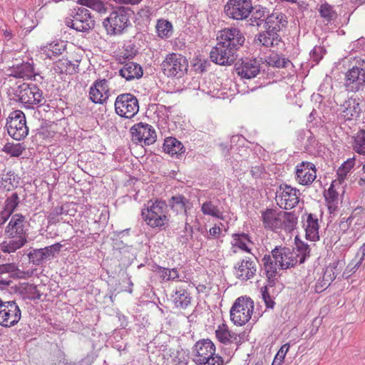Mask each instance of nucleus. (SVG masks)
Segmentation results:
<instances>
[{"label":"nucleus","instance_id":"obj_46","mask_svg":"<svg viewBox=\"0 0 365 365\" xmlns=\"http://www.w3.org/2000/svg\"><path fill=\"white\" fill-rule=\"evenodd\" d=\"M155 271L158 272L160 277L164 281L174 280L179 277V274L176 269H170L157 266Z\"/></svg>","mask_w":365,"mask_h":365},{"label":"nucleus","instance_id":"obj_4","mask_svg":"<svg viewBox=\"0 0 365 365\" xmlns=\"http://www.w3.org/2000/svg\"><path fill=\"white\" fill-rule=\"evenodd\" d=\"M168 208L166 202L156 200L149 201L141 210V215L146 224L152 228L162 227L168 225Z\"/></svg>","mask_w":365,"mask_h":365},{"label":"nucleus","instance_id":"obj_31","mask_svg":"<svg viewBox=\"0 0 365 365\" xmlns=\"http://www.w3.org/2000/svg\"><path fill=\"white\" fill-rule=\"evenodd\" d=\"M263 269L267 277L269 282H273L275 277L278 273L279 265L278 262L275 261V259L272 258V255H265L262 259Z\"/></svg>","mask_w":365,"mask_h":365},{"label":"nucleus","instance_id":"obj_56","mask_svg":"<svg viewBox=\"0 0 365 365\" xmlns=\"http://www.w3.org/2000/svg\"><path fill=\"white\" fill-rule=\"evenodd\" d=\"M313 61L318 63L322 58L323 49L320 46H315L310 52Z\"/></svg>","mask_w":365,"mask_h":365},{"label":"nucleus","instance_id":"obj_6","mask_svg":"<svg viewBox=\"0 0 365 365\" xmlns=\"http://www.w3.org/2000/svg\"><path fill=\"white\" fill-rule=\"evenodd\" d=\"M160 68L167 77L180 78L187 71L188 61L184 56L171 53L166 55L160 63Z\"/></svg>","mask_w":365,"mask_h":365},{"label":"nucleus","instance_id":"obj_22","mask_svg":"<svg viewBox=\"0 0 365 365\" xmlns=\"http://www.w3.org/2000/svg\"><path fill=\"white\" fill-rule=\"evenodd\" d=\"M235 71L242 78L251 79L259 73V63L256 59H242L235 64Z\"/></svg>","mask_w":365,"mask_h":365},{"label":"nucleus","instance_id":"obj_21","mask_svg":"<svg viewBox=\"0 0 365 365\" xmlns=\"http://www.w3.org/2000/svg\"><path fill=\"white\" fill-rule=\"evenodd\" d=\"M26 225L25 217L21 214H15L11 217L6 228V233L9 238H26Z\"/></svg>","mask_w":365,"mask_h":365},{"label":"nucleus","instance_id":"obj_20","mask_svg":"<svg viewBox=\"0 0 365 365\" xmlns=\"http://www.w3.org/2000/svg\"><path fill=\"white\" fill-rule=\"evenodd\" d=\"M315 165L309 162H302L296 167V180L300 185H309L317 178Z\"/></svg>","mask_w":365,"mask_h":365},{"label":"nucleus","instance_id":"obj_26","mask_svg":"<svg viewBox=\"0 0 365 365\" xmlns=\"http://www.w3.org/2000/svg\"><path fill=\"white\" fill-rule=\"evenodd\" d=\"M304 227L305 230L306 238L310 241L316 242L319 240V219L315 214H306L304 217Z\"/></svg>","mask_w":365,"mask_h":365},{"label":"nucleus","instance_id":"obj_41","mask_svg":"<svg viewBox=\"0 0 365 365\" xmlns=\"http://www.w3.org/2000/svg\"><path fill=\"white\" fill-rule=\"evenodd\" d=\"M354 165V158H349L347 160H346L338 169L336 175H337V179L336 180V185L337 184H342L346 179L348 173L350 172L351 168Z\"/></svg>","mask_w":365,"mask_h":365},{"label":"nucleus","instance_id":"obj_45","mask_svg":"<svg viewBox=\"0 0 365 365\" xmlns=\"http://www.w3.org/2000/svg\"><path fill=\"white\" fill-rule=\"evenodd\" d=\"M187 203L188 200L181 195L173 196L170 200V205L177 212H186V205Z\"/></svg>","mask_w":365,"mask_h":365},{"label":"nucleus","instance_id":"obj_13","mask_svg":"<svg viewBox=\"0 0 365 365\" xmlns=\"http://www.w3.org/2000/svg\"><path fill=\"white\" fill-rule=\"evenodd\" d=\"M253 9L251 0H228L224 11L230 19L243 20L250 16Z\"/></svg>","mask_w":365,"mask_h":365},{"label":"nucleus","instance_id":"obj_47","mask_svg":"<svg viewBox=\"0 0 365 365\" xmlns=\"http://www.w3.org/2000/svg\"><path fill=\"white\" fill-rule=\"evenodd\" d=\"M68 204H65L59 207H55L48 215V222L51 223H55L58 221V217L62 215L68 214Z\"/></svg>","mask_w":365,"mask_h":365},{"label":"nucleus","instance_id":"obj_24","mask_svg":"<svg viewBox=\"0 0 365 365\" xmlns=\"http://www.w3.org/2000/svg\"><path fill=\"white\" fill-rule=\"evenodd\" d=\"M61 247L59 243L48 246L42 249H36L29 254V260L34 264H40L43 261L50 259L54 256L55 253L58 252Z\"/></svg>","mask_w":365,"mask_h":365},{"label":"nucleus","instance_id":"obj_42","mask_svg":"<svg viewBox=\"0 0 365 365\" xmlns=\"http://www.w3.org/2000/svg\"><path fill=\"white\" fill-rule=\"evenodd\" d=\"M352 147L354 150L360 154L365 155V130H360L353 137Z\"/></svg>","mask_w":365,"mask_h":365},{"label":"nucleus","instance_id":"obj_59","mask_svg":"<svg viewBox=\"0 0 365 365\" xmlns=\"http://www.w3.org/2000/svg\"><path fill=\"white\" fill-rule=\"evenodd\" d=\"M142 0H113L116 4H138Z\"/></svg>","mask_w":365,"mask_h":365},{"label":"nucleus","instance_id":"obj_15","mask_svg":"<svg viewBox=\"0 0 365 365\" xmlns=\"http://www.w3.org/2000/svg\"><path fill=\"white\" fill-rule=\"evenodd\" d=\"M21 317V312L14 301L0 303V325L4 327H11L16 325Z\"/></svg>","mask_w":365,"mask_h":365},{"label":"nucleus","instance_id":"obj_9","mask_svg":"<svg viewBox=\"0 0 365 365\" xmlns=\"http://www.w3.org/2000/svg\"><path fill=\"white\" fill-rule=\"evenodd\" d=\"M9 135L16 140H21L29 133L24 113L19 110L11 112L6 119V125Z\"/></svg>","mask_w":365,"mask_h":365},{"label":"nucleus","instance_id":"obj_54","mask_svg":"<svg viewBox=\"0 0 365 365\" xmlns=\"http://www.w3.org/2000/svg\"><path fill=\"white\" fill-rule=\"evenodd\" d=\"M202 365H222V358L216 355L215 353L212 356L207 357L204 360V362L202 363Z\"/></svg>","mask_w":365,"mask_h":365},{"label":"nucleus","instance_id":"obj_28","mask_svg":"<svg viewBox=\"0 0 365 365\" xmlns=\"http://www.w3.org/2000/svg\"><path fill=\"white\" fill-rule=\"evenodd\" d=\"M172 300L176 307L185 309L191 304L192 297L185 287L180 286L173 290Z\"/></svg>","mask_w":365,"mask_h":365},{"label":"nucleus","instance_id":"obj_58","mask_svg":"<svg viewBox=\"0 0 365 365\" xmlns=\"http://www.w3.org/2000/svg\"><path fill=\"white\" fill-rule=\"evenodd\" d=\"M364 212V209L361 207H356L351 213V216L347 218L346 222H351L355 217H360Z\"/></svg>","mask_w":365,"mask_h":365},{"label":"nucleus","instance_id":"obj_39","mask_svg":"<svg viewBox=\"0 0 365 365\" xmlns=\"http://www.w3.org/2000/svg\"><path fill=\"white\" fill-rule=\"evenodd\" d=\"M318 11L324 21L327 23L334 21L337 18V13L334 6L327 3L322 4L318 9Z\"/></svg>","mask_w":365,"mask_h":365},{"label":"nucleus","instance_id":"obj_27","mask_svg":"<svg viewBox=\"0 0 365 365\" xmlns=\"http://www.w3.org/2000/svg\"><path fill=\"white\" fill-rule=\"evenodd\" d=\"M201 211L205 215H208L220 220H224L222 207L219 199L210 198L201 205Z\"/></svg>","mask_w":365,"mask_h":365},{"label":"nucleus","instance_id":"obj_53","mask_svg":"<svg viewBox=\"0 0 365 365\" xmlns=\"http://www.w3.org/2000/svg\"><path fill=\"white\" fill-rule=\"evenodd\" d=\"M361 266L357 264L354 260H352L346 267L344 272H343V277L344 278H348L352 274L355 273Z\"/></svg>","mask_w":365,"mask_h":365},{"label":"nucleus","instance_id":"obj_43","mask_svg":"<svg viewBox=\"0 0 365 365\" xmlns=\"http://www.w3.org/2000/svg\"><path fill=\"white\" fill-rule=\"evenodd\" d=\"M77 3L100 14L106 13L107 10L105 4L101 0H78Z\"/></svg>","mask_w":365,"mask_h":365},{"label":"nucleus","instance_id":"obj_44","mask_svg":"<svg viewBox=\"0 0 365 365\" xmlns=\"http://www.w3.org/2000/svg\"><path fill=\"white\" fill-rule=\"evenodd\" d=\"M337 265L338 262H334L325 269L323 280L325 281L326 286H329L339 274V271L337 269Z\"/></svg>","mask_w":365,"mask_h":365},{"label":"nucleus","instance_id":"obj_37","mask_svg":"<svg viewBox=\"0 0 365 365\" xmlns=\"http://www.w3.org/2000/svg\"><path fill=\"white\" fill-rule=\"evenodd\" d=\"M26 238H9V240L3 242L0 247L4 252L11 253L22 247L26 242Z\"/></svg>","mask_w":365,"mask_h":365},{"label":"nucleus","instance_id":"obj_29","mask_svg":"<svg viewBox=\"0 0 365 365\" xmlns=\"http://www.w3.org/2000/svg\"><path fill=\"white\" fill-rule=\"evenodd\" d=\"M119 73L126 81H132L140 78L143 73L139 64L135 62H128L119 70Z\"/></svg>","mask_w":365,"mask_h":365},{"label":"nucleus","instance_id":"obj_32","mask_svg":"<svg viewBox=\"0 0 365 365\" xmlns=\"http://www.w3.org/2000/svg\"><path fill=\"white\" fill-rule=\"evenodd\" d=\"M66 49V44L62 41H53L40 48L41 55L46 58L51 59L53 56H57L63 53Z\"/></svg>","mask_w":365,"mask_h":365},{"label":"nucleus","instance_id":"obj_7","mask_svg":"<svg viewBox=\"0 0 365 365\" xmlns=\"http://www.w3.org/2000/svg\"><path fill=\"white\" fill-rule=\"evenodd\" d=\"M253 309L254 302L250 297H239L230 309L231 320L238 326L245 324L251 319Z\"/></svg>","mask_w":365,"mask_h":365},{"label":"nucleus","instance_id":"obj_62","mask_svg":"<svg viewBox=\"0 0 365 365\" xmlns=\"http://www.w3.org/2000/svg\"><path fill=\"white\" fill-rule=\"evenodd\" d=\"M364 257L365 255L359 254V251L358 250L356 254L355 258L353 260H354V262H356L361 266L364 260Z\"/></svg>","mask_w":365,"mask_h":365},{"label":"nucleus","instance_id":"obj_52","mask_svg":"<svg viewBox=\"0 0 365 365\" xmlns=\"http://www.w3.org/2000/svg\"><path fill=\"white\" fill-rule=\"evenodd\" d=\"M66 63H67V58H62L56 61L54 64V70L56 72L60 73H71V69L68 68Z\"/></svg>","mask_w":365,"mask_h":365},{"label":"nucleus","instance_id":"obj_17","mask_svg":"<svg viewBox=\"0 0 365 365\" xmlns=\"http://www.w3.org/2000/svg\"><path fill=\"white\" fill-rule=\"evenodd\" d=\"M133 140L143 143L146 145L153 144L156 140V133L153 127L148 123H139L130 128Z\"/></svg>","mask_w":365,"mask_h":365},{"label":"nucleus","instance_id":"obj_64","mask_svg":"<svg viewBox=\"0 0 365 365\" xmlns=\"http://www.w3.org/2000/svg\"><path fill=\"white\" fill-rule=\"evenodd\" d=\"M327 203L330 213H334L337 210L339 202H327Z\"/></svg>","mask_w":365,"mask_h":365},{"label":"nucleus","instance_id":"obj_60","mask_svg":"<svg viewBox=\"0 0 365 365\" xmlns=\"http://www.w3.org/2000/svg\"><path fill=\"white\" fill-rule=\"evenodd\" d=\"M284 357H285L284 356H282V354L277 353V354L275 355L274 359L272 361V365H281V364L282 363V361L284 359Z\"/></svg>","mask_w":365,"mask_h":365},{"label":"nucleus","instance_id":"obj_18","mask_svg":"<svg viewBox=\"0 0 365 365\" xmlns=\"http://www.w3.org/2000/svg\"><path fill=\"white\" fill-rule=\"evenodd\" d=\"M256 272L257 262L249 257H245L234 266V274L241 281H247L252 279Z\"/></svg>","mask_w":365,"mask_h":365},{"label":"nucleus","instance_id":"obj_5","mask_svg":"<svg viewBox=\"0 0 365 365\" xmlns=\"http://www.w3.org/2000/svg\"><path fill=\"white\" fill-rule=\"evenodd\" d=\"M130 9L124 6L117 7L103 21V25L108 35H119L130 24Z\"/></svg>","mask_w":365,"mask_h":365},{"label":"nucleus","instance_id":"obj_38","mask_svg":"<svg viewBox=\"0 0 365 365\" xmlns=\"http://www.w3.org/2000/svg\"><path fill=\"white\" fill-rule=\"evenodd\" d=\"M156 32L160 38H168L173 34V24L168 20L158 19L155 26Z\"/></svg>","mask_w":365,"mask_h":365},{"label":"nucleus","instance_id":"obj_2","mask_svg":"<svg viewBox=\"0 0 365 365\" xmlns=\"http://www.w3.org/2000/svg\"><path fill=\"white\" fill-rule=\"evenodd\" d=\"M309 246L303 242H296V247L291 250L286 247L277 246L272 250V258L278 262L281 269L293 267L302 264L309 257Z\"/></svg>","mask_w":365,"mask_h":365},{"label":"nucleus","instance_id":"obj_10","mask_svg":"<svg viewBox=\"0 0 365 365\" xmlns=\"http://www.w3.org/2000/svg\"><path fill=\"white\" fill-rule=\"evenodd\" d=\"M115 113L120 117L131 118L139 110L138 101L131 93H123L117 96L115 101Z\"/></svg>","mask_w":365,"mask_h":365},{"label":"nucleus","instance_id":"obj_33","mask_svg":"<svg viewBox=\"0 0 365 365\" xmlns=\"http://www.w3.org/2000/svg\"><path fill=\"white\" fill-rule=\"evenodd\" d=\"M232 237L231 245L234 253L237 252L236 248L248 253L250 252V245L252 244V242L248 235L245 233H235Z\"/></svg>","mask_w":365,"mask_h":365},{"label":"nucleus","instance_id":"obj_1","mask_svg":"<svg viewBox=\"0 0 365 365\" xmlns=\"http://www.w3.org/2000/svg\"><path fill=\"white\" fill-rule=\"evenodd\" d=\"M217 43L210 51L212 62L220 66L231 65L237 59V51L245 42V37L237 28L225 29L220 31Z\"/></svg>","mask_w":365,"mask_h":365},{"label":"nucleus","instance_id":"obj_40","mask_svg":"<svg viewBox=\"0 0 365 365\" xmlns=\"http://www.w3.org/2000/svg\"><path fill=\"white\" fill-rule=\"evenodd\" d=\"M253 9V14L250 19V25L260 26L262 24L264 25L267 20L268 12L264 7H255Z\"/></svg>","mask_w":365,"mask_h":365},{"label":"nucleus","instance_id":"obj_3","mask_svg":"<svg viewBox=\"0 0 365 365\" xmlns=\"http://www.w3.org/2000/svg\"><path fill=\"white\" fill-rule=\"evenodd\" d=\"M261 219L265 229L279 232L292 231L297 224V217L292 212L267 209L262 212Z\"/></svg>","mask_w":365,"mask_h":365},{"label":"nucleus","instance_id":"obj_23","mask_svg":"<svg viewBox=\"0 0 365 365\" xmlns=\"http://www.w3.org/2000/svg\"><path fill=\"white\" fill-rule=\"evenodd\" d=\"M89 95L92 102L103 104L109 97L108 81L102 79L95 81L90 88Z\"/></svg>","mask_w":365,"mask_h":365},{"label":"nucleus","instance_id":"obj_34","mask_svg":"<svg viewBox=\"0 0 365 365\" xmlns=\"http://www.w3.org/2000/svg\"><path fill=\"white\" fill-rule=\"evenodd\" d=\"M215 335L218 341L222 344L238 343V335L231 331L225 324H221L217 327Z\"/></svg>","mask_w":365,"mask_h":365},{"label":"nucleus","instance_id":"obj_8","mask_svg":"<svg viewBox=\"0 0 365 365\" xmlns=\"http://www.w3.org/2000/svg\"><path fill=\"white\" fill-rule=\"evenodd\" d=\"M266 31L260 33L257 36V41L265 47H272L278 45L280 41L278 32L280 30V20L279 16L272 14L267 18L264 23Z\"/></svg>","mask_w":365,"mask_h":365},{"label":"nucleus","instance_id":"obj_30","mask_svg":"<svg viewBox=\"0 0 365 365\" xmlns=\"http://www.w3.org/2000/svg\"><path fill=\"white\" fill-rule=\"evenodd\" d=\"M265 61L270 66L277 68H287L289 71H294V65L291 61L278 53H271L266 57Z\"/></svg>","mask_w":365,"mask_h":365},{"label":"nucleus","instance_id":"obj_61","mask_svg":"<svg viewBox=\"0 0 365 365\" xmlns=\"http://www.w3.org/2000/svg\"><path fill=\"white\" fill-rule=\"evenodd\" d=\"M138 14L141 17L148 18L151 14V11L148 7H145L139 11Z\"/></svg>","mask_w":365,"mask_h":365},{"label":"nucleus","instance_id":"obj_12","mask_svg":"<svg viewBox=\"0 0 365 365\" xmlns=\"http://www.w3.org/2000/svg\"><path fill=\"white\" fill-rule=\"evenodd\" d=\"M17 96L20 102L27 108L42 103L44 98L43 92L34 83H23L17 90Z\"/></svg>","mask_w":365,"mask_h":365},{"label":"nucleus","instance_id":"obj_48","mask_svg":"<svg viewBox=\"0 0 365 365\" xmlns=\"http://www.w3.org/2000/svg\"><path fill=\"white\" fill-rule=\"evenodd\" d=\"M24 149L25 148L21 143L14 144L8 143L4 145L3 150L11 156L19 157L22 154Z\"/></svg>","mask_w":365,"mask_h":365},{"label":"nucleus","instance_id":"obj_57","mask_svg":"<svg viewBox=\"0 0 365 365\" xmlns=\"http://www.w3.org/2000/svg\"><path fill=\"white\" fill-rule=\"evenodd\" d=\"M222 233V230L220 226L215 225L214 227H211L209 230V237H207V239H210V237H219Z\"/></svg>","mask_w":365,"mask_h":365},{"label":"nucleus","instance_id":"obj_55","mask_svg":"<svg viewBox=\"0 0 365 365\" xmlns=\"http://www.w3.org/2000/svg\"><path fill=\"white\" fill-rule=\"evenodd\" d=\"M250 173L255 179L262 178V175H264V168L262 165L252 166L250 170Z\"/></svg>","mask_w":365,"mask_h":365},{"label":"nucleus","instance_id":"obj_63","mask_svg":"<svg viewBox=\"0 0 365 365\" xmlns=\"http://www.w3.org/2000/svg\"><path fill=\"white\" fill-rule=\"evenodd\" d=\"M289 343H287V344H284V345H282L281 346V348L279 349V350L277 351L278 354H282V356H286L287 353L288 352L289 349Z\"/></svg>","mask_w":365,"mask_h":365},{"label":"nucleus","instance_id":"obj_14","mask_svg":"<svg viewBox=\"0 0 365 365\" xmlns=\"http://www.w3.org/2000/svg\"><path fill=\"white\" fill-rule=\"evenodd\" d=\"M65 22L68 27L81 32H87L95 25L89 10L84 7H78L73 19H67Z\"/></svg>","mask_w":365,"mask_h":365},{"label":"nucleus","instance_id":"obj_16","mask_svg":"<svg viewBox=\"0 0 365 365\" xmlns=\"http://www.w3.org/2000/svg\"><path fill=\"white\" fill-rule=\"evenodd\" d=\"M362 61L361 66H353L345 74L344 86L347 91L356 92L365 83V65Z\"/></svg>","mask_w":365,"mask_h":365},{"label":"nucleus","instance_id":"obj_36","mask_svg":"<svg viewBox=\"0 0 365 365\" xmlns=\"http://www.w3.org/2000/svg\"><path fill=\"white\" fill-rule=\"evenodd\" d=\"M163 150L172 156L178 155L185 152L182 143L175 138L170 137L165 140Z\"/></svg>","mask_w":365,"mask_h":365},{"label":"nucleus","instance_id":"obj_49","mask_svg":"<svg viewBox=\"0 0 365 365\" xmlns=\"http://www.w3.org/2000/svg\"><path fill=\"white\" fill-rule=\"evenodd\" d=\"M19 204V197L16 193H14L8 197L5 202L4 212L7 216H10Z\"/></svg>","mask_w":365,"mask_h":365},{"label":"nucleus","instance_id":"obj_11","mask_svg":"<svg viewBox=\"0 0 365 365\" xmlns=\"http://www.w3.org/2000/svg\"><path fill=\"white\" fill-rule=\"evenodd\" d=\"M300 192L287 184H282L276 191L275 200L280 208L290 210L299 202Z\"/></svg>","mask_w":365,"mask_h":365},{"label":"nucleus","instance_id":"obj_51","mask_svg":"<svg viewBox=\"0 0 365 365\" xmlns=\"http://www.w3.org/2000/svg\"><path fill=\"white\" fill-rule=\"evenodd\" d=\"M336 185V180H334L328 190L325 192L324 197L327 202H339V194L334 189Z\"/></svg>","mask_w":365,"mask_h":365},{"label":"nucleus","instance_id":"obj_25","mask_svg":"<svg viewBox=\"0 0 365 365\" xmlns=\"http://www.w3.org/2000/svg\"><path fill=\"white\" fill-rule=\"evenodd\" d=\"M361 112L359 98H349L341 106V116L345 120L356 119Z\"/></svg>","mask_w":365,"mask_h":365},{"label":"nucleus","instance_id":"obj_35","mask_svg":"<svg viewBox=\"0 0 365 365\" xmlns=\"http://www.w3.org/2000/svg\"><path fill=\"white\" fill-rule=\"evenodd\" d=\"M11 76L16 78H31L35 76L34 65L29 62H23L12 66Z\"/></svg>","mask_w":365,"mask_h":365},{"label":"nucleus","instance_id":"obj_19","mask_svg":"<svg viewBox=\"0 0 365 365\" xmlns=\"http://www.w3.org/2000/svg\"><path fill=\"white\" fill-rule=\"evenodd\" d=\"M215 353V346L210 339H202L195 343L192 348L193 361L202 364L205 359Z\"/></svg>","mask_w":365,"mask_h":365},{"label":"nucleus","instance_id":"obj_50","mask_svg":"<svg viewBox=\"0 0 365 365\" xmlns=\"http://www.w3.org/2000/svg\"><path fill=\"white\" fill-rule=\"evenodd\" d=\"M271 288L272 287H263L261 288V291H260L262 298V299L266 305V307L267 309H273L275 305V302L274 301V297L270 294Z\"/></svg>","mask_w":365,"mask_h":365}]
</instances>
